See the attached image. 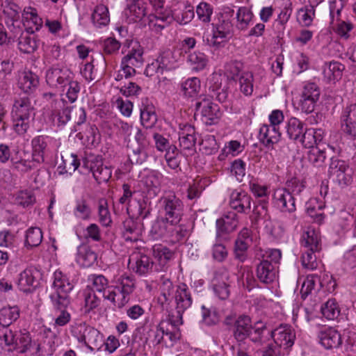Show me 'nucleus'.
Instances as JSON below:
<instances>
[{"label": "nucleus", "instance_id": "4c0bfd02", "mask_svg": "<svg viewBox=\"0 0 356 356\" xmlns=\"http://www.w3.org/2000/svg\"><path fill=\"white\" fill-rule=\"evenodd\" d=\"M20 315V309L17 306L4 307L0 309V325L9 327L15 322Z\"/></svg>", "mask_w": 356, "mask_h": 356}, {"label": "nucleus", "instance_id": "6e6552de", "mask_svg": "<svg viewBox=\"0 0 356 356\" xmlns=\"http://www.w3.org/2000/svg\"><path fill=\"white\" fill-rule=\"evenodd\" d=\"M329 175L333 181L341 186H346L353 181V170L346 161L332 157L329 166Z\"/></svg>", "mask_w": 356, "mask_h": 356}, {"label": "nucleus", "instance_id": "680f3d73", "mask_svg": "<svg viewBox=\"0 0 356 356\" xmlns=\"http://www.w3.org/2000/svg\"><path fill=\"white\" fill-rule=\"evenodd\" d=\"M92 284V287L98 292H104L107 293L106 289L111 290L112 288L108 286V280L102 275H91L89 277Z\"/></svg>", "mask_w": 356, "mask_h": 356}, {"label": "nucleus", "instance_id": "c85d7f7f", "mask_svg": "<svg viewBox=\"0 0 356 356\" xmlns=\"http://www.w3.org/2000/svg\"><path fill=\"white\" fill-rule=\"evenodd\" d=\"M173 21V16L171 12L156 11V14L148 16V25L155 32H160L168 26Z\"/></svg>", "mask_w": 356, "mask_h": 356}, {"label": "nucleus", "instance_id": "9d476101", "mask_svg": "<svg viewBox=\"0 0 356 356\" xmlns=\"http://www.w3.org/2000/svg\"><path fill=\"white\" fill-rule=\"evenodd\" d=\"M321 89L314 82L306 83L300 94L299 106L302 112L306 113H312L319 100Z\"/></svg>", "mask_w": 356, "mask_h": 356}, {"label": "nucleus", "instance_id": "4d7b16f0", "mask_svg": "<svg viewBox=\"0 0 356 356\" xmlns=\"http://www.w3.org/2000/svg\"><path fill=\"white\" fill-rule=\"evenodd\" d=\"M152 254L161 263L170 260L173 256V252L161 244H156L152 247Z\"/></svg>", "mask_w": 356, "mask_h": 356}, {"label": "nucleus", "instance_id": "58836bf2", "mask_svg": "<svg viewBox=\"0 0 356 356\" xmlns=\"http://www.w3.org/2000/svg\"><path fill=\"white\" fill-rule=\"evenodd\" d=\"M39 42L33 35L22 33L19 38L18 48L22 53L31 54L38 49Z\"/></svg>", "mask_w": 356, "mask_h": 356}, {"label": "nucleus", "instance_id": "13d9d810", "mask_svg": "<svg viewBox=\"0 0 356 356\" xmlns=\"http://www.w3.org/2000/svg\"><path fill=\"white\" fill-rule=\"evenodd\" d=\"M84 302V312L88 314L99 306L101 300L97 296L94 291L88 290L85 292Z\"/></svg>", "mask_w": 356, "mask_h": 356}, {"label": "nucleus", "instance_id": "de8ad7c7", "mask_svg": "<svg viewBox=\"0 0 356 356\" xmlns=\"http://www.w3.org/2000/svg\"><path fill=\"white\" fill-rule=\"evenodd\" d=\"M187 61L193 70L200 71L207 65L208 58L202 52L193 51L188 54Z\"/></svg>", "mask_w": 356, "mask_h": 356}, {"label": "nucleus", "instance_id": "a878e982", "mask_svg": "<svg viewBox=\"0 0 356 356\" xmlns=\"http://www.w3.org/2000/svg\"><path fill=\"white\" fill-rule=\"evenodd\" d=\"M251 197L245 191H234L229 197V206L238 213H247L250 210Z\"/></svg>", "mask_w": 356, "mask_h": 356}, {"label": "nucleus", "instance_id": "5fc2aeb1", "mask_svg": "<svg viewBox=\"0 0 356 356\" xmlns=\"http://www.w3.org/2000/svg\"><path fill=\"white\" fill-rule=\"evenodd\" d=\"M35 202V197L31 190L19 191L15 197V203L23 207H26Z\"/></svg>", "mask_w": 356, "mask_h": 356}, {"label": "nucleus", "instance_id": "7ed1b4c3", "mask_svg": "<svg viewBox=\"0 0 356 356\" xmlns=\"http://www.w3.org/2000/svg\"><path fill=\"white\" fill-rule=\"evenodd\" d=\"M13 129L20 136L24 135L34 121L35 111L34 104L26 95L15 98L12 109Z\"/></svg>", "mask_w": 356, "mask_h": 356}, {"label": "nucleus", "instance_id": "412c9836", "mask_svg": "<svg viewBox=\"0 0 356 356\" xmlns=\"http://www.w3.org/2000/svg\"><path fill=\"white\" fill-rule=\"evenodd\" d=\"M51 138L47 136H38L31 140L32 158L38 163L44 162L45 154L49 152L48 145Z\"/></svg>", "mask_w": 356, "mask_h": 356}, {"label": "nucleus", "instance_id": "cd10ccee", "mask_svg": "<svg viewBox=\"0 0 356 356\" xmlns=\"http://www.w3.org/2000/svg\"><path fill=\"white\" fill-rule=\"evenodd\" d=\"M325 137V131L322 129H305L299 140L306 148L312 149L318 146Z\"/></svg>", "mask_w": 356, "mask_h": 356}, {"label": "nucleus", "instance_id": "aec40b11", "mask_svg": "<svg viewBox=\"0 0 356 356\" xmlns=\"http://www.w3.org/2000/svg\"><path fill=\"white\" fill-rule=\"evenodd\" d=\"M38 274V270L33 268H27L23 270L17 282L19 290L25 293L31 292L39 284Z\"/></svg>", "mask_w": 356, "mask_h": 356}, {"label": "nucleus", "instance_id": "bf43d9fd", "mask_svg": "<svg viewBox=\"0 0 356 356\" xmlns=\"http://www.w3.org/2000/svg\"><path fill=\"white\" fill-rule=\"evenodd\" d=\"M266 330L267 327L266 323L261 321H257L252 325V334H250L248 338L255 343L261 344L264 332Z\"/></svg>", "mask_w": 356, "mask_h": 356}, {"label": "nucleus", "instance_id": "f8f14e48", "mask_svg": "<svg viewBox=\"0 0 356 356\" xmlns=\"http://www.w3.org/2000/svg\"><path fill=\"white\" fill-rule=\"evenodd\" d=\"M13 349L18 350L20 353H30V356L40 355V345L31 339L30 333L25 330L16 333Z\"/></svg>", "mask_w": 356, "mask_h": 356}, {"label": "nucleus", "instance_id": "473e14b6", "mask_svg": "<svg viewBox=\"0 0 356 356\" xmlns=\"http://www.w3.org/2000/svg\"><path fill=\"white\" fill-rule=\"evenodd\" d=\"M131 49H129L127 54L122 58L121 62L136 67H139L143 63V49L138 43L131 42Z\"/></svg>", "mask_w": 356, "mask_h": 356}, {"label": "nucleus", "instance_id": "7c9ffc66", "mask_svg": "<svg viewBox=\"0 0 356 356\" xmlns=\"http://www.w3.org/2000/svg\"><path fill=\"white\" fill-rule=\"evenodd\" d=\"M97 254L92 248L86 244L79 245L76 256V263L83 268L92 266L97 261Z\"/></svg>", "mask_w": 356, "mask_h": 356}, {"label": "nucleus", "instance_id": "20e7f679", "mask_svg": "<svg viewBox=\"0 0 356 356\" xmlns=\"http://www.w3.org/2000/svg\"><path fill=\"white\" fill-rule=\"evenodd\" d=\"M111 290L103 294L104 299L110 300L113 306L123 308L130 300V296L136 288L135 280L132 276L122 274L116 276L112 280Z\"/></svg>", "mask_w": 356, "mask_h": 356}, {"label": "nucleus", "instance_id": "f03ea898", "mask_svg": "<svg viewBox=\"0 0 356 356\" xmlns=\"http://www.w3.org/2000/svg\"><path fill=\"white\" fill-rule=\"evenodd\" d=\"M51 287L53 291L50 293L49 298L51 314L54 320V326L63 327L68 324L72 318L71 300L69 293L72 290L73 285L65 275L61 271L56 270L54 273Z\"/></svg>", "mask_w": 356, "mask_h": 356}, {"label": "nucleus", "instance_id": "f3484780", "mask_svg": "<svg viewBox=\"0 0 356 356\" xmlns=\"http://www.w3.org/2000/svg\"><path fill=\"white\" fill-rule=\"evenodd\" d=\"M128 264L136 274L145 275L152 271L154 263L145 253L134 252L129 257Z\"/></svg>", "mask_w": 356, "mask_h": 356}, {"label": "nucleus", "instance_id": "3c124183", "mask_svg": "<svg viewBox=\"0 0 356 356\" xmlns=\"http://www.w3.org/2000/svg\"><path fill=\"white\" fill-rule=\"evenodd\" d=\"M42 232L39 227H30L26 233L25 245L30 248L38 246L42 241Z\"/></svg>", "mask_w": 356, "mask_h": 356}, {"label": "nucleus", "instance_id": "09e8293b", "mask_svg": "<svg viewBox=\"0 0 356 356\" xmlns=\"http://www.w3.org/2000/svg\"><path fill=\"white\" fill-rule=\"evenodd\" d=\"M321 313L328 320H334L340 314L341 309L335 299H329L321 307Z\"/></svg>", "mask_w": 356, "mask_h": 356}, {"label": "nucleus", "instance_id": "dca6fc26", "mask_svg": "<svg viewBox=\"0 0 356 356\" xmlns=\"http://www.w3.org/2000/svg\"><path fill=\"white\" fill-rule=\"evenodd\" d=\"M268 334L273 339L274 343L285 349L293 346L296 338L291 327L286 324H282L275 330L268 331Z\"/></svg>", "mask_w": 356, "mask_h": 356}, {"label": "nucleus", "instance_id": "5701e85b", "mask_svg": "<svg viewBox=\"0 0 356 356\" xmlns=\"http://www.w3.org/2000/svg\"><path fill=\"white\" fill-rule=\"evenodd\" d=\"M163 175L157 170H150L143 178V183L150 198L156 197L161 192Z\"/></svg>", "mask_w": 356, "mask_h": 356}, {"label": "nucleus", "instance_id": "a19ab883", "mask_svg": "<svg viewBox=\"0 0 356 356\" xmlns=\"http://www.w3.org/2000/svg\"><path fill=\"white\" fill-rule=\"evenodd\" d=\"M39 83L38 76L31 72H24L19 77V88L26 94L35 89Z\"/></svg>", "mask_w": 356, "mask_h": 356}, {"label": "nucleus", "instance_id": "e433bc0d", "mask_svg": "<svg viewBox=\"0 0 356 356\" xmlns=\"http://www.w3.org/2000/svg\"><path fill=\"white\" fill-rule=\"evenodd\" d=\"M92 22L97 28H102L107 26L110 22V16L108 8L103 5H97L92 14Z\"/></svg>", "mask_w": 356, "mask_h": 356}, {"label": "nucleus", "instance_id": "4be33fe9", "mask_svg": "<svg viewBox=\"0 0 356 356\" xmlns=\"http://www.w3.org/2000/svg\"><path fill=\"white\" fill-rule=\"evenodd\" d=\"M275 204L282 211L292 213L296 211L295 197L287 190L278 188L273 194Z\"/></svg>", "mask_w": 356, "mask_h": 356}, {"label": "nucleus", "instance_id": "9b49d317", "mask_svg": "<svg viewBox=\"0 0 356 356\" xmlns=\"http://www.w3.org/2000/svg\"><path fill=\"white\" fill-rule=\"evenodd\" d=\"M195 115L200 113L204 123L209 125L217 123L221 116L218 106L207 97H200L195 103Z\"/></svg>", "mask_w": 356, "mask_h": 356}, {"label": "nucleus", "instance_id": "2eb2a0df", "mask_svg": "<svg viewBox=\"0 0 356 356\" xmlns=\"http://www.w3.org/2000/svg\"><path fill=\"white\" fill-rule=\"evenodd\" d=\"M340 13L341 8H336V2H332L330 6V15L332 18L331 24H333V29L341 38L348 40L350 36L353 24L351 22L341 20L339 19Z\"/></svg>", "mask_w": 356, "mask_h": 356}, {"label": "nucleus", "instance_id": "79ce46f5", "mask_svg": "<svg viewBox=\"0 0 356 356\" xmlns=\"http://www.w3.org/2000/svg\"><path fill=\"white\" fill-rule=\"evenodd\" d=\"M254 76L252 72L245 71L238 75L239 90L245 96L252 95L254 90Z\"/></svg>", "mask_w": 356, "mask_h": 356}, {"label": "nucleus", "instance_id": "864d4df0", "mask_svg": "<svg viewBox=\"0 0 356 356\" xmlns=\"http://www.w3.org/2000/svg\"><path fill=\"white\" fill-rule=\"evenodd\" d=\"M253 17L252 13L247 7H240L236 13L237 24L238 29L244 30L248 28Z\"/></svg>", "mask_w": 356, "mask_h": 356}, {"label": "nucleus", "instance_id": "052dcab7", "mask_svg": "<svg viewBox=\"0 0 356 356\" xmlns=\"http://www.w3.org/2000/svg\"><path fill=\"white\" fill-rule=\"evenodd\" d=\"M317 251L309 250L307 249L305 250L301 256V261L303 267L308 270H315L318 267V262L315 252Z\"/></svg>", "mask_w": 356, "mask_h": 356}, {"label": "nucleus", "instance_id": "338daca9", "mask_svg": "<svg viewBox=\"0 0 356 356\" xmlns=\"http://www.w3.org/2000/svg\"><path fill=\"white\" fill-rule=\"evenodd\" d=\"M249 243L236 239L234 244V257L241 262L247 259V252L249 248Z\"/></svg>", "mask_w": 356, "mask_h": 356}, {"label": "nucleus", "instance_id": "c9c22d12", "mask_svg": "<svg viewBox=\"0 0 356 356\" xmlns=\"http://www.w3.org/2000/svg\"><path fill=\"white\" fill-rule=\"evenodd\" d=\"M285 129L290 140L299 141L305 130L304 123L296 118H291L286 124Z\"/></svg>", "mask_w": 356, "mask_h": 356}, {"label": "nucleus", "instance_id": "774afa93", "mask_svg": "<svg viewBox=\"0 0 356 356\" xmlns=\"http://www.w3.org/2000/svg\"><path fill=\"white\" fill-rule=\"evenodd\" d=\"M83 236L87 240L99 242L102 240L101 229L97 224L91 223L83 231Z\"/></svg>", "mask_w": 356, "mask_h": 356}, {"label": "nucleus", "instance_id": "39448f33", "mask_svg": "<svg viewBox=\"0 0 356 356\" xmlns=\"http://www.w3.org/2000/svg\"><path fill=\"white\" fill-rule=\"evenodd\" d=\"M282 253L278 249H269L265 252L256 268L257 277L261 283L269 284L275 281Z\"/></svg>", "mask_w": 356, "mask_h": 356}, {"label": "nucleus", "instance_id": "6e6d98bb", "mask_svg": "<svg viewBox=\"0 0 356 356\" xmlns=\"http://www.w3.org/2000/svg\"><path fill=\"white\" fill-rule=\"evenodd\" d=\"M98 216L99 221L103 226H110L112 220L108 209V203L105 199H100L98 202Z\"/></svg>", "mask_w": 356, "mask_h": 356}, {"label": "nucleus", "instance_id": "c03bdc74", "mask_svg": "<svg viewBox=\"0 0 356 356\" xmlns=\"http://www.w3.org/2000/svg\"><path fill=\"white\" fill-rule=\"evenodd\" d=\"M73 213L74 216L79 220H89L92 215V209L89 202L85 198L76 200Z\"/></svg>", "mask_w": 356, "mask_h": 356}, {"label": "nucleus", "instance_id": "6ab92c4d", "mask_svg": "<svg viewBox=\"0 0 356 356\" xmlns=\"http://www.w3.org/2000/svg\"><path fill=\"white\" fill-rule=\"evenodd\" d=\"M238 216L233 211H229L216 220V238H220L225 234L233 232L238 227Z\"/></svg>", "mask_w": 356, "mask_h": 356}, {"label": "nucleus", "instance_id": "f257e3e1", "mask_svg": "<svg viewBox=\"0 0 356 356\" xmlns=\"http://www.w3.org/2000/svg\"><path fill=\"white\" fill-rule=\"evenodd\" d=\"M159 296L157 303L162 311L168 314L164 321L165 339L172 346L181 336L178 326L183 323L182 315L192 304V298L188 288L185 284L175 287L170 279L165 275L160 278Z\"/></svg>", "mask_w": 356, "mask_h": 356}, {"label": "nucleus", "instance_id": "a211bd4d", "mask_svg": "<svg viewBox=\"0 0 356 356\" xmlns=\"http://www.w3.org/2000/svg\"><path fill=\"white\" fill-rule=\"evenodd\" d=\"M170 8L173 20L177 21L180 24H186L194 17L193 7L187 4L185 1L174 0Z\"/></svg>", "mask_w": 356, "mask_h": 356}, {"label": "nucleus", "instance_id": "a18cd8bd", "mask_svg": "<svg viewBox=\"0 0 356 356\" xmlns=\"http://www.w3.org/2000/svg\"><path fill=\"white\" fill-rule=\"evenodd\" d=\"M307 159L310 164L316 168H323L325 165L327 154L325 150L318 146L310 149L307 153Z\"/></svg>", "mask_w": 356, "mask_h": 356}, {"label": "nucleus", "instance_id": "0e129e2a", "mask_svg": "<svg viewBox=\"0 0 356 356\" xmlns=\"http://www.w3.org/2000/svg\"><path fill=\"white\" fill-rule=\"evenodd\" d=\"M316 282H320L318 276L316 274L308 275L304 281L300 293L302 297L305 298L314 289Z\"/></svg>", "mask_w": 356, "mask_h": 356}, {"label": "nucleus", "instance_id": "0eeeda50", "mask_svg": "<svg viewBox=\"0 0 356 356\" xmlns=\"http://www.w3.org/2000/svg\"><path fill=\"white\" fill-rule=\"evenodd\" d=\"M159 205L164 218L172 223L178 224L183 216L184 204L175 193H169L159 200Z\"/></svg>", "mask_w": 356, "mask_h": 356}, {"label": "nucleus", "instance_id": "8fccbe9b", "mask_svg": "<svg viewBox=\"0 0 356 356\" xmlns=\"http://www.w3.org/2000/svg\"><path fill=\"white\" fill-rule=\"evenodd\" d=\"M315 17L314 6H307L300 8L298 12V21L302 26H310Z\"/></svg>", "mask_w": 356, "mask_h": 356}, {"label": "nucleus", "instance_id": "b1692460", "mask_svg": "<svg viewBox=\"0 0 356 356\" xmlns=\"http://www.w3.org/2000/svg\"><path fill=\"white\" fill-rule=\"evenodd\" d=\"M321 344L327 350L337 348L342 344L341 334L333 327H327L318 334Z\"/></svg>", "mask_w": 356, "mask_h": 356}, {"label": "nucleus", "instance_id": "49530a36", "mask_svg": "<svg viewBox=\"0 0 356 356\" xmlns=\"http://www.w3.org/2000/svg\"><path fill=\"white\" fill-rule=\"evenodd\" d=\"M23 17L28 23L32 24V26L29 27L32 34L39 31L42 25V19L38 17L36 10L32 7L24 8Z\"/></svg>", "mask_w": 356, "mask_h": 356}, {"label": "nucleus", "instance_id": "4468645a", "mask_svg": "<svg viewBox=\"0 0 356 356\" xmlns=\"http://www.w3.org/2000/svg\"><path fill=\"white\" fill-rule=\"evenodd\" d=\"M216 295L221 300H226L230 294L229 273L225 268L218 269L214 272L211 281Z\"/></svg>", "mask_w": 356, "mask_h": 356}, {"label": "nucleus", "instance_id": "1a4fd4ad", "mask_svg": "<svg viewBox=\"0 0 356 356\" xmlns=\"http://www.w3.org/2000/svg\"><path fill=\"white\" fill-rule=\"evenodd\" d=\"M232 318L227 316L225 323L229 325L232 324V332L233 337L236 340L239 346H241L246 339L252 334V325L251 318L246 315H241L232 323Z\"/></svg>", "mask_w": 356, "mask_h": 356}, {"label": "nucleus", "instance_id": "2f4dec72", "mask_svg": "<svg viewBox=\"0 0 356 356\" xmlns=\"http://www.w3.org/2000/svg\"><path fill=\"white\" fill-rule=\"evenodd\" d=\"M140 111V121L146 128H152L157 122V115L155 108L152 104H148V99L143 101Z\"/></svg>", "mask_w": 356, "mask_h": 356}, {"label": "nucleus", "instance_id": "69168bd1", "mask_svg": "<svg viewBox=\"0 0 356 356\" xmlns=\"http://www.w3.org/2000/svg\"><path fill=\"white\" fill-rule=\"evenodd\" d=\"M63 164V170L65 173L71 174L72 172H75V170L80 165V161L77 158V156L74 154H71L70 155H66L65 158L62 156Z\"/></svg>", "mask_w": 356, "mask_h": 356}, {"label": "nucleus", "instance_id": "ea45409f", "mask_svg": "<svg viewBox=\"0 0 356 356\" xmlns=\"http://www.w3.org/2000/svg\"><path fill=\"white\" fill-rule=\"evenodd\" d=\"M123 236L126 241L136 242L139 240L140 229L138 224L131 218L127 219L123 222Z\"/></svg>", "mask_w": 356, "mask_h": 356}, {"label": "nucleus", "instance_id": "72a5a7b5", "mask_svg": "<svg viewBox=\"0 0 356 356\" xmlns=\"http://www.w3.org/2000/svg\"><path fill=\"white\" fill-rule=\"evenodd\" d=\"M344 69L345 67L343 64L337 61H332L325 64L323 74L327 82H335L342 77Z\"/></svg>", "mask_w": 356, "mask_h": 356}, {"label": "nucleus", "instance_id": "bb28decb", "mask_svg": "<svg viewBox=\"0 0 356 356\" xmlns=\"http://www.w3.org/2000/svg\"><path fill=\"white\" fill-rule=\"evenodd\" d=\"M178 134L181 147L188 150L195 147L197 138L194 127L187 123L180 124Z\"/></svg>", "mask_w": 356, "mask_h": 356}, {"label": "nucleus", "instance_id": "ddd939ff", "mask_svg": "<svg viewBox=\"0 0 356 356\" xmlns=\"http://www.w3.org/2000/svg\"><path fill=\"white\" fill-rule=\"evenodd\" d=\"M70 78H73V74L67 67H52L46 72V81L52 88L63 89Z\"/></svg>", "mask_w": 356, "mask_h": 356}, {"label": "nucleus", "instance_id": "393cba45", "mask_svg": "<svg viewBox=\"0 0 356 356\" xmlns=\"http://www.w3.org/2000/svg\"><path fill=\"white\" fill-rule=\"evenodd\" d=\"M279 127L270 124H262L259 131V140L265 147H270L277 143L281 138Z\"/></svg>", "mask_w": 356, "mask_h": 356}, {"label": "nucleus", "instance_id": "423d86ee", "mask_svg": "<svg viewBox=\"0 0 356 356\" xmlns=\"http://www.w3.org/2000/svg\"><path fill=\"white\" fill-rule=\"evenodd\" d=\"M71 332L79 343H83L90 353L99 351L104 343V335L93 327L81 323L73 325Z\"/></svg>", "mask_w": 356, "mask_h": 356}, {"label": "nucleus", "instance_id": "f704fd0d", "mask_svg": "<svg viewBox=\"0 0 356 356\" xmlns=\"http://www.w3.org/2000/svg\"><path fill=\"white\" fill-rule=\"evenodd\" d=\"M301 244L309 250L320 251L321 250L320 236L314 229L308 228L303 232Z\"/></svg>", "mask_w": 356, "mask_h": 356}, {"label": "nucleus", "instance_id": "603ef678", "mask_svg": "<svg viewBox=\"0 0 356 356\" xmlns=\"http://www.w3.org/2000/svg\"><path fill=\"white\" fill-rule=\"evenodd\" d=\"M181 88L186 97H193L200 89V81L197 77L188 79L181 84Z\"/></svg>", "mask_w": 356, "mask_h": 356}, {"label": "nucleus", "instance_id": "e2e57ef3", "mask_svg": "<svg viewBox=\"0 0 356 356\" xmlns=\"http://www.w3.org/2000/svg\"><path fill=\"white\" fill-rule=\"evenodd\" d=\"M16 333H14L8 327H0V345L13 348Z\"/></svg>", "mask_w": 356, "mask_h": 356}, {"label": "nucleus", "instance_id": "c756f323", "mask_svg": "<svg viewBox=\"0 0 356 356\" xmlns=\"http://www.w3.org/2000/svg\"><path fill=\"white\" fill-rule=\"evenodd\" d=\"M173 225L169 220L164 217L158 218L152 224L150 234L155 239L164 237H170L172 232Z\"/></svg>", "mask_w": 356, "mask_h": 356}, {"label": "nucleus", "instance_id": "37998d69", "mask_svg": "<svg viewBox=\"0 0 356 356\" xmlns=\"http://www.w3.org/2000/svg\"><path fill=\"white\" fill-rule=\"evenodd\" d=\"M146 15L145 3L140 1H134L126 10V15L130 22H138L141 20Z\"/></svg>", "mask_w": 356, "mask_h": 356}]
</instances>
